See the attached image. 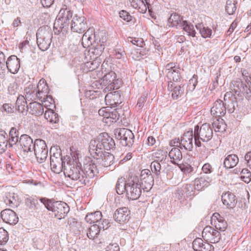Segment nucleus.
Returning a JSON list of instances; mask_svg holds the SVG:
<instances>
[{
  "label": "nucleus",
  "instance_id": "nucleus-1",
  "mask_svg": "<svg viewBox=\"0 0 251 251\" xmlns=\"http://www.w3.org/2000/svg\"><path fill=\"white\" fill-rule=\"evenodd\" d=\"M115 142L107 133L100 134L97 140H91L89 143V151L94 158L102 156L103 150H110L115 148Z\"/></svg>",
  "mask_w": 251,
  "mask_h": 251
},
{
  "label": "nucleus",
  "instance_id": "nucleus-2",
  "mask_svg": "<svg viewBox=\"0 0 251 251\" xmlns=\"http://www.w3.org/2000/svg\"><path fill=\"white\" fill-rule=\"evenodd\" d=\"M40 201L48 210L52 211L58 219L64 218L69 211V207L65 202H52L51 200L45 198H41Z\"/></svg>",
  "mask_w": 251,
  "mask_h": 251
},
{
  "label": "nucleus",
  "instance_id": "nucleus-3",
  "mask_svg": "<svg viewBox=\"0 0 251 251\" xmlns=\"http://www.w3.org/2000/svg\"><path fill=\"white\" fill-rule=\"evenodd\" d=\"M213 137V130L209 124L205 123L200 127L199 125L195 126L194 137L195 144L197 147L201 146L200 139L203 142H208Z\"/></svg>",
  "mask_w": 251,
  "mask_h": 251
},
{
  "label": "nucleus",
  "instance_id": "nucleus-4",
  "mask_svg": "<svg viewBox=\"0 0 251 251\" xmlns=\"http://www.w3.org/2000/svg\"><path fill=\"white\" fill-rule=\"evenodd\" d=\"M64 174L66 177H69L73 180L80 182L81 184L87 183V180L84 178V173L80 163L73 162L67 164L64 169Z\"/></svg>",
  "mask_w": 251,
  "mask_h": 251
},
{
  "label": "nucleus",
  "instance_id": "nucleus-5",
  "mask_svg": "<svg viewBox=\"0 0 251 251\" xmlns=\"http://www.w3.org/2000/svg\"><path fill=\"white\" fill-rule=\"evenodd\" d=\"M37 44L42 51L47 50L50 47L52 38L51 30L49 26L39 28L36 33Z\"/></svg>",
  "mask_w": 251,
  "mask_h": 251
},
{
  "label": "nucleus",
  "instance_id": "nucleus-6",
  "mask_svg": "<svg viewBox=\"0 0 251 251\" xmlns=\"http://www.w3.org/2000/svg\"><path fill=\"white\" fill-rule=\"evenodd\" d=\"M64 4L62 5L58 15V20L54 24H60L59 28L61 29L68 28L70 24V20L73 16V11L71 10V3L69 0H65Z\"/></svg>",
  "mask_w": 251,
  "mask_h": 251
},
{
  "label": "nucleus",
  "instance_id": "nucleus-7",
  "mask_svg": "<svg viewBox=\"0 0 251 251\" xmlns=\"http://www.w3.org/2000/svg\"><path fill=\"white\" fill-rule=\"evenodd\" d=\"M50 165L51 170L56 174L60 173L66 167L61 150L56 147H51L50 150Z\"/></svg>",
  "mask_w": 251,
  "mask_h": 251
},
{
  "label": "nucleus",
  "instance_id": "nucleus-8",
  "mask_svg": "<svg viewBox=\"0 0 251 251\" xmlns=\"http://www.w3.org/2000/svg\"><path fill=\"white\" fill-rule=\"evenodd\" d=\"M114 135L120 143L124 147H131L134 141V135L132 132L126 128L115 129Z\"/></svg>",
  "mask_w": 251,
  "mask_h": 251
},
{
  "label": "nucleus",
  "instance_id": "nucleus-9",
  "mask_svg": "<svg viewBox=\"0 0 251 251\" xmlns=\"http://www.w3.org/2000/svg\"><path fill=\"white\" fill-rule=\"evenodd\" d=\"M103 74L104 75L101 76V79L102 84L105 86L104 91L105 92L117 89L119 88V83L120 80L116 79V75L114 72L110 71Z\"/></svg>",
  "mask_w": 251,
  "mask_h": 251
},
{
  "label": "nucleus",
  "instance_id": "nucleus-10",
  "mask_svg": "<svg viewBox=\"0 0 251 251\" xmlns=\"http://www.w3.org/2000/svg\"><path fill=\"white\" fill-rule=\"evenodd\" d=\"M138 182L136 177L127 180L126 195L128 199L136 200L141 196V188L139 186Z\"/></svg>",
  "mask_w": 251,
  "mask_h": 251
},
{
  "label": "nucleus",
  "instance_id": "nucleus-11",
  "mask_svg": "<svg viewBox=\"0 0 251 251\" xmlns=\"http://www.w3.org/2000/svg\"><path fill=\"white\" fill-rule=\"evenodd\" d=\"M33 151L38 163H42L46 160L48 149L45 141L42 139L35 140Z\"/></svg>",
  "mask_w": 251,
  "mask_h": 251
},
{
  "label": "nucleus",
  "instance_id": "nucleus-12",
  "mask_svg": "<svg viewBox=\"0 0 251 251\" xmlns=\"http://www.w3.org/2000/svg\"><path fill=\"white\" fill-rule=\"evenodd\" d=\"M194 133L192 129L185 132L181 138L180 141L179 139L173 141L174 146L178 147L180 149L184 148L185 150L192 151L193 145V138Z\"/></svg>",
  "mask_w": 251,
  "mask_h": 251
},
{
  "label": "nucleus",
  "instance_id": "nucleus-13",
  "mask_svg": "<svg viewBox=\"0 0 251 251\" xmlns=\"http://www.w3.org/2000/svg\"><path fill=\"white\" fill-rule=\"evenodd\" d=\"M97 160H92L90 158L86 160L84 163L83 172L84 178L87 179V183L89 182V178H93L97 176L99 174V169L97 166Z\"/></svg>",
  "mask_w": 251,
  "mask_h": 251
},
{
  "label": "nucleus",
  "instance_id": "nucleus-14",
  "mask_svg": "<svg viewBox=\"0 0 251 251\" xmlns=\"http://www.w3.org/2000/svg\"><path fill=\"white\" fill-rule=\"evenodd\" d=\"M139 186L142 188L144 191H149L154 182L153 177L149 170L145 169L142 171Z\"/></svg>",
  "mask_w": 251,
  "mask_h": 251
},
{
  "label": "nucleus",
  "instance_id": "nucleus-15",
  "mask_svg": "<svg viewBox=\"0 0 251 251\" xmlns=\"http://www.w3.org/2000/svg\"><path fill=\"white\" fill-rule=\"evenodd\" d=\"M202 235L206 242L213 244L219 242L221 238L220 232L210 226H206L204 228Z\"/></svg>",
  "mask_w": 251,
  "mask_h": 251
},
{
  "label": "nucleus",
  "instance_id": "nucleus-16",
  "mask_svg": "<svg viewBox=\"0 0 251 251\" xmlns=\"http://www.w3.org/2000/svg\"><path fill=\"white\" fill-rule=\"evenodd\" d=\"M87 24L84 16L75 15L71 21L72 30L81 33L86 30Z\"/></svg>",
  "mask_w": 251,
  "mask_h": 251
},
{
  "label": "nucleus",
  "instance_id": "nucleus-17",
  "mask_svg": "<svg viewBox=\"0 0 251 251\" xmlns=\"http://www.w3.org/2000/svg\"><path fill=\"white\" fill-rule=\"evenodd\" d=\"M166 71L167 72V76L170 80L177 82L180 80L181 75L180 73V68L178 67L175 63H170L166 66Z\"/></svg>",
  "mask_w": 251,
  "mask_h": 251
},
{
  "label": "nucleus",
  "instance_id": "nucleus-18",
  "mask_svg": "<svg viewBox=\"0 0 251 251\" xmlns=\"http://www.w3.org/2000/svg\"><path fill=\"white\" fill-rule=\"evenodd\" d=\"M17 145H20L21 150L24 152L31 151L34 150V143L32 139L26 134L21 136Z\"/></svg>",
  "mask_w": 251,
  "mask_h": 251
},
{
  "label": "nucleus",
  "instance_id": "nucleus-19",
  "mask_svg": "<svg viewBox=\"0 0 251 251\" xmlns=\"http://www.w3.org/2000/svg\"><path fill=\"white\" fill-rule=\"evenodd\" d=\"M129 214L130 211L127 207H122L116 210L113 215V218L116 222L123 224L129 220Z\"/></svg>",
  "mask_w": 251,
  "mask_h": 251
},
{
  "label": "nucleus",
  "instance_id": "nucleus-20",
  "mask_svg": "<svg viewBox=\"0 0 251 251\" xmlns=\"http://www.w3.org/2000/svg\"><path fill=\"white\" fill-rule=\"evenodd\" d=\"M212 180L211 175H201V177L196 178L194 185L195 190H201L204 187L209 185Z\"/></svg>",
  "mask_w": 251,
  "mask_h": 251
},
{
  "label": "nucleus",
  "instance_id": "nucleus-21",
  "mask_svg": "<svg viewBox=\"0 0 251 251\" xmlns=\"http://www.w3.org/2000/svg\"><path fill=\"white\" fill-rule=\"evenodd\" d=\"M1 218L3 221L10 225H15L18 222L16 213L10 209H5L1 212Z\"/></svg>",
  "mask_w": 251,
  "mask_h": 251
},
{
  "label": "nucleus",
  "instance_id": "nucleus-22",
  "mask_svg": "<svg viewBox=\"0 0 251 251\" xmlns=\"http://www.w3.org/2000/svg\"><path fill=\"white\" fill-rule=\"evenodd\" d=\"M211 224L215 226L216 230L221 231H224L227 226L226 222L218 213L213 214L211 219Z\"/></svg>",
  "mask_w": 251,
  "mask_h": 251
},
{
  "label": "nucleus",
  "instance_id": "nucleus-23",
  "mask_svg": "<svg viewBox=\"0 0 251 251\" xmlns=\"http://www.w3.org/2000/svg\"><path fill=\"white\" fill-rule=\"evenodd\" d=\"M226 113V107L221 100H217L211 109V114L215 117H222Z\"/></svg>",
  "mask_w": 251,
  "mask_h": 251
},
{
  "label": "nucleus",
  "instance_id": "nucleus-24",
  "mask_svg": "<svg viewBox=\"0 0 251 251\" xmlns=\"http://www.w3.org/2000/svg\"><path fill=\"white\" fill-rule=\"evenodd\" d=\"M37 98L44 102L49 92V88L45 79H41L37 85Z\"/></svg>",
  "mask_w": 251,
  "mask_h": 251
},
{
  "label": "nucleus",
  "instance_id": "nucleus-25",
  "mask_svg": "<svg viewBox=\"0 0 251 251\" xmlns=\"http://www.w3.org/2000/svg\"><path fill=\"white\" fill-rule=\"evenodd\" d=\"M6 64L8 70L13 74L17 73L20 68V59L15 55L9 56Z\"/></svg>",
  "mask_w": 251,
  "mask_h": 251
},
{
  "label": "nucleus",
  "instance_id": "nucleus-26",
  "mask_svg": "<svg viewBox=\"0 0 251 251\" xmlns=\"http://www.w3.org/2000/svg\"><path fill=\"white\" fill-rule=\"evenodd\" d=\"M223 204L229 208H233L236 205L237 200L236 196L232 193L227 192L222 196Z\"/></svg>",
  "mask_w": 251,
  "mask_h": 251
},
{
  "label": "nucleus",
  "instance_id": "nucleus-27",
  "mask_svg": "<svg viewBox=\"0 0 251 251\" xmlns=\"http://www.w3.org/2000/svg\"><path fill=\"white\" fill-rule=\"evenodd\" d=\"M26 100L24 96L21 95L18 97L16 102V109L23 115H26L28 111V105Z\"/></svg>",
  "mask_w": 251,
  "mask_h": 251
},
{
  "label": "nucleus",
  "instance_id": "nucleus-28",
  "mask_svg": "<svg viewBox=\"0 0 251 251\" xmlns=\"http://www.w3.org/2000/svg\"><path fill=\"white\" fill-rule=\"evenodd\" d=\"M105 100L113 107L117 106L122 102L120 93L116 91L107 94L105 97Z\"/></svg>",
  "mask_w": 251,
  "mask_h": 251
},
{
  "label": "nucleus",
  "instance_id": "nucleus-29",
  "mask_svg": "<svg viewBox=\"0 0 251 251\" xmlns=\"http://www.w3.org/2000/svg\"><path fill=\"white\" fill-rule=\"evenodd\" d=\"M100 158L101 159L100 163L104 167L110 166L114 163V156L109 152H103L101 156H98L97 158H95L97 163L99 162L98 160Z\"/></svg>",
  "mask_w": 251,
  "mask_h": 251
},
{
  "label": "nucleus",
  "instance_id": "nucleus-30",
  "mask_svg": "<svg viewBox=\"0 0 251 251\" xmlns=\"http://www.w3.org/2000/svg\"><path fill=\"white\" fill-rule=\"evenodd\" d=\"M184 22L185 21L183 20L179 15L173 13L171 15L168 19V24L169 26L176 27L177 28H178L182 26Z\"/></svg>",
  "mask_w": 251,
  "mask_h": 251
},
{
  "label": "nucleus",
  "instance_id": "nucleus-31",
  "mask_svg": "<svg viewBox=\"0 0 251 251\" xmlns=\"http://www.w3.org/2000/svg\"><path fill=\"white\" fill-rule=\"evenodd\" d=\"M102 215L100 211H97L93 213H88L85 217V221L90 224L94 223L97 225L100 224V220H102Z\"/></svg>",
  "mask_w": 251,
  "mask_h": 251
},
{
  "label": "nucleus",
  "instance_id": "nucleus-32",
  "mask_svg": "<svg viewBox=\"0 0 251 251\" xmlns=\"http://www.w3.org/2000/svg\"><path fill=\"white\" fill-rule=\"evenodd\" d=\"M28 111L32 115L38 116L44 113V108L40 103L34 101L29 104Z\"/></svg>",
  "mask_w": 251,
  "mask_h": 251
},
{
  "label": "nucleus",
  "instance_id": "nucleus-33",
  "mask_svg": "<svg viewBox=\"0 0 251 251\" xmlns=\"http://www.w3.org/2000/svg\"><path fill=\"white\" fill-rule=\"evenodd\" d=\"M169 89L172 92V97L174 99H177L179 96L183 94L184 89L179 85H176L175 83L172 81L168 83Z\"/></svg>",
  "mask_w": 251,
  "mask_h": 251
},
{
  "label": "nucleus",
  "instance_id": "nucleus-34",
  "mask_svg": "<svg viewBox=\"0 0 251 251\" xmlns=\"http://www.w3.org/2000/svg\"><path fill=\"white\" fill-rule=\"evenodd\" d=\"M104 229L103 224L101 225L94 224L88 228V231L87 233L88 237L90 239H94L97 237L100 233L101 229Z\"/></svg>",
  "mask_w": 251,
  "mask_h": 251
},
{
  "label": "nucleus",
  "instance_id": "nucleus-35",
  "mask_svg": "<svg viewBox=\"0 0 251 251\" xmlns=\"http://www.w3.org/2000/svg\"><path fill=\"white\" fill-rule=\"evenodd\" d=\"M238 162L239 158L236 154H228L224 160V165L226 169H230L236 166Z\"/></svg>",
  "mask_w": 251,
  "mask_h": 251
},
{
  "label": "nucleus",
  "instance_id": "nucleus-36",
  "mask_svg": "<svg viewBox=\"0 0 251 251\" xmlns=\"http://www.w3.org/2000/svg\"><path fill=\"white\" fill-rule=\"evenodd\" d=\"M93 29L89 28L83 34L81 41L82 45L84 48L89 47L90 45H93L94 38L95 37V35L93 34Z\"/></svg>",
  "mask_w": 251,
  "mask_h": 251
},
{
  "label": "nucleus",
  "instance_id": "nucleus-37",
  "mask_svg": "<svg viewBox=\"0 0 251 251\" xmlns=\"http://www.w3.org/2000/svg\"><path fill=\"white\" fill-rule=\"evenodd\" d=\"M131 6L141 13H145L147 11L146 4L143 0H129Z\"/></svg>",
  "mask_w": 251,
  "mask_h": 251
},
{
  "label": "nucleus",
  "instance_id": "nucleus-38",
  "mask_svg": "<svg viewBox=\"0 0 251 251\" xmlns=\"http://www.w3.org/2000/svg\"><path fill=\"white\" fill-rule=\"evenodd\" d=\"M25 201L28 207L32 211H37L40 209L42 205H44L43 203L41 205H40L38 199L32 197L26 198L25 200Z\"/></svg>",
  "mask_w": 251,
  "mask_h": 251
},
{
  "label": "nucleus",
  "instance_id": "nucleus-39",
  "mask_svg": "<svg viewBox=\"0 0 251 251\" xmlns=\"http://www.w3.org/2000/svg\"><path fill=\"white\" fill-rule=\"evenodd\" d=\"M168 152L166 151L162 150H157L153 154L155 160L154 161L160 162L161 163H166L167 161Z\"/></svg>",
  "mask_w": 251,
  "mask_h": 251
},
{
  "label": "nucleus",
  "instance_id": "nucleus-40",
  "mask_svg": "<svg viewBox=\"0 0 251 251\" xmlns=\"http://www.w3.org/2000/svg\"><path fill=\"white\" fill-rule=\"evenodd\" d=\"M45 118L50 123L56 124L59 121L58 114L54 112L52 110L48 109L44 113Z\"/></svg>",
  "mask_w": 251,
  "mask_h": 251
},
{
  "label": "nucleus",
  "instance_id": "nucleus-41",
  "mask_svg": "<svg viewBox=\"0 0 251 251\" xmlns=\"http://www.w3.org/2000/svg\"><path fill=\"white\" fill-rule=\"evenodd\" d=\"M4 201L6 204L12 207H17L19 205L18 196L15 193L10 194Z\"/></svg>",
  "mask_w": 251,
  "mask_h": 251
},
{
  "label": "nucleus",
  "instance_id": "nucleus-42",
  "mask_svg": "<svg viewBox=\"0 0 251 251\" xmlns=\"http://www.w3.org/2000/svg\"><path fill=\"white\" fill-rule=\"evenodd\" d=\"M19 131L15 127H12L9 132V145L12 147L13 145H17L19 140Z\"/></svg>",
  "mask_w": 251,
  "mask_h": 251
},
{
  "label": "nucleus",
  "instance_id": "nucleus-43",
  "mask_svg": "<svg viewBox=\"0 0 251 251\" xmlns=\"http://www.w3.org/2000/svg\"><path fill=\"white\" fill-rule=\"evenodd\" d=\"M127 181H125V178L121 177L118 178L116 185V190L119 195L123 194V192H126Z\"/></svg>",
  "mask_w": 251,
  "mask_h": 251
},
{
  "label": "nucleus",
  "instance_id": "nucleus-44",
  "mask_svg": "<svg viewBox=\"0 0 251 251\" xmlns=\"http://www.w3.org/2000/svg\"><path fill=\"white\" fill-rule=\"evenodd\" d=\"M120 117L119 114L116 110L109 112L106 114V118L103 119V122L107 124H111L115 123L118 120Z\"/></svg>",
  "mask_w": 251,
  "mask_h": 251
},
{
  "label": "nucleus",
  "instance_id": "nucleus-45",
  "mask_svg": "<svg viewBox=\"0 0 251 251\" xmlns=\"http://www.w3.org/2000/svg\"><path fill=\"white\" fill-rule=\"evenodd\" d=\"M169 156L171 159H173V163H175V161H180L182 158V153L177 148H173L169 152Z\"/></svg>",
  "mask_w": 251,
  "mask_h": 251
},
{
  "label": "nucleus",
  "instance_id": "nucleus-46",
  "mask_svg": "<svg viewBox=\"0 0 251 251\" xmlns=\"http://www.w3.org/2000/svg\"><path fill=\"white\" fill-rule=\"evenodd\" d=\"M237 1L236 0H227L226 11L229 15H233L237 9Z\"/></svg>",
  "mask_w": 251,
  "mask_h": 251
},
{
  "label": "nucleus",
  "instance_id": "nucleus-47",
  "mask_svg": "<svg viewBox=\"0 0 251 251\" xmlns=\"http://www.w3.org/2000/svg\"><path fill=\"white\" fill-rule=\"evenodd\" d=\"M196 27L199 30L201 36L206 38L210 37L212 33V30L207 27L204 26L202 24H199L196 25Z\"/></svg>",
  "mask_w": 251,
  "mask_h": 251
},
{
  "label": "nucleus",
  "instance_id": "nucleus-48",
  "mask_svg": "<svg viewBox=\"0 0 251 251\" xmlns=\"http://www.w3.org/2000/svg\"><path fill=\"white\" fill-rule=\"evenodd\" d=\"M104 49V46L102 44L98 43L96 46L94 45L93 48L92 49V51H91V53L95 55V56H94V58H100V57Z\"/></svg>",
  "mask_w": 251,
  "mask_h": 251
},
{
  "label": "nucleus",
  "instance_id": "nucleus-49",
  "mask_svg": "<svg viewBox=\"0 0 251 251\" xmlns=\"http://www.w3.org/2000/svg\"><path fill=\"white\" fill-rule=\"evenodd\" d=\"M6 133L1 131L0 133V153H2L7 149L8 143H9V140L7 139V137H6Z\"/></svg>",
  "mask_w": 251,
  "mask_h": 251
},
{
  "label": "nucleus",
  "instance_id": "nucleus-50",
  "mask_svg": "<svg viewBox=\"0 0 251 251\" xmlns=\"http://www.w3.org/2000/svg\"><path fill=\"white\" fill-rule=\"evenodd\" d=\"M182 28L185 32L188 33V35L192 37H195L196 35V31L194 29V27L191 23H188L186 21H185L180 27Z\"/></svg>",
  "mask_w": 251,
  "mask_h": 251
},
{
  "label": "nucleus",
  "instance_id": "nucleus-51",
  "mask_svg": "<svg viewBox=\"0 0 251 251\" xmlns=\"http://www.w3.org/2000/svg\"><path fill=\"white\" fill-rule=\"evenodd\" d=\"M225 105L226 107V110L230 113L234 112L235 110V107L237 105V102L235 100L234 97H231L229 99L227 102L225 103Z\"/></svg>",
  "mask_w": 251,
  "mask_h": 251
},
{
  "label": "nucleus",
  "instance_id": "nucleus-52",
  "mask_svg": "<svg viewBox=\"0 0 251 251\" xmlns=\"http://www.w3.org/2000/svg\"><path fill=\"white\" fill-rule=\"evenodd\" d=\"M213 127L216 132H223L225 130L226 125L223 123V120L216 119L212 123Z\"/></svg>",
  "mask_w": 251,
  "mask_h": 251
},
{
  "label": "nucleus",
  "instance_id": "nucleus-53",
  "mask_svg": "<svg viewBox=\"0 0 251 251\" xmlns=\"http://www.w3.org/2000/svg\"><path fill=\"white\" fill-rule=\"evenodd\" d=\"M150 168L152 173L158 178L160 176L161 174L160 162L155 161H152L151 164Z\"/></svg>",
  "mask_w": 251,
  "mask_h": 251
},
{
  "label": "nucleus",
  "instance_id": "nucleus-54",
  "mask_svg": "<svg viewBox=\"0 0 251 251\" xmlns=\"http://www.w3.org/2000/svg\"><path fill=\"white\" fill-rule=\"evenodd\" d=\"M25 98L26 100H34L37 98V90L35 91L32 89V88L27 87L25 89Z\"/></svg>",
  "mask_w": 251,
  "mask_h": 251
},
{
  "label": "nucleus",
  "instance_id": "nucleus-55",
  "mask_svg": "<svg viewBox=\"0 0 251 251\" xmlns=\"http://www.w3.org/2000/svg\"><path fill=\"white\" fill-rule=\"evenodd\" d=\"M241 179L245 183H248L251 180V173L247 169H243L241 172Z\"/></svg>",
  "mask_w": 251,
  "mask_h": 251
},
{
  "label": "nucleus",
  "instance_id": "nucleus-56",
  "mask_svg": "<svg viewBox=\"0 0 251 251\" xmlns=\"http://www.w3.org/2000/svg\"><path fill=\"white\" fill-rule=\"evenodd\" d=\"M9 239L8 233L3 228H0V245H5Z\"/></svg>",
  "mask_w": 251,
  "mask_h": 251
},
{
  "label": "nucleus",
  "instance_id": "nucleus-57",
  "mask_svg": "<svg viewBox=\"0 0 251 251\" xmlns=\"http://www.w3.org/2000/svg\"><path fill=\"white\" fill-rule=\"evenodd\" d=\"M236 83H239L240 84L241 87H242L243 92H244L245 94V98L249 101H251V86L250 85V87L248 88V86L246 85H243L242 82L240 80L236 81Z\"/></svg>",
  "mask_w": 251,
  "mask_h": 251
},
{
  "label": "nucleus",
  "instance_id": "nucleus-58",
  "mask_svg": "<svg viewBox=\"0 0 251 251\" xmlns=\"http://www.w3.org/2000/svg\"><path fill=\"white\" fill-rule=\"evenodd\" d=\"M204 243L201 238L195 239L192 243L193 249L195 251H201V247L203 246Z\"/></svg>",
  "mask_w": 251,
  "mask_h": 251
},
{
  "label": "nucleus",
  "instance_id": "nucleus-59",
  "mask_svg": "<svg viewBox=\"0 0 251 251\" xmlns=\"http://www.w3.org/2000/svg\"><path fill=\"white\" fill-rule=\"evenodd\" d=\"M184 190L187 196H191L194 195V189H195L194 185L191 184H187L184 185Z\"/></svg>",
  "mask_w": 251,
  "mask_h": 251
},
{
  "label": "nucleus",
  "instance_id": "nucleus-60",
  "mask_svg": "<svg viewBox=\"0 0 251 251\" xmlns=\"http://www.w3.org/2000/svg\"><path fill=\"white\" fill-rule=\"evenodd\" d=\"M128 42L131 43L132 44L136 45L137 46L142 47L144 44V41L142 39L133 38L132 37H129L127 38Z\"/></svg>",
  "mask_w": 251,
  "mask_h": 251
},
{
  "label": "nucleus",
  "instance_id": "nucleus-61",
  "mask_svg": "<svg viewBox=\"0 0 251 251\" xmlns=\"http://www.w3.org/2000/svg\"><path fill=\"white\" fill-rule=\"evenodd\" d=\"M197 83V76L194 75L193 77L189 81L188 84V90L190 91H193L195 89Z\"/></svg>",
  "mask_w": 251,
  "mask_h": 251
},
{
  "label": "nucleus",
  "instance_id": "nucleus-62",
  "mask_svg": "<svg viewBox=\"0 0 251 251\" xmlns=\"http://www.w3.org/2000/svg\"><path fill=\"white\" fill-rule=\"evenodd\" d=\"M202 173H201V175H211L213 168L210 164L206 163L202 166Z\"/></svg>",
  "mask_w": 251,
  "mask_h": 251
},
{
  "label": "nucleus",
  "instance_id": "nucleus-63",
  "mask_svg": "<svg viewBox=\"0 0 251 251\" xmlns=\"http://www.w3.org/2000/svg\"><path fill=\"white\" fill-rule=\"evenodd\" d=\"M180 169L185 174H191L194 171L193 168L189 164L183 165L180 167Z\"/></svg>",
  "mask_w": 251,
  "mask_h": 251
},
{
  "label": "nucleus",
  "instance_id": "nucleus-64",
  "mask_svg": "<svg viewBox=\"0 0 251 251\" xmlns=\"http://www.w3.org/2000/svg\"><path fill=\"white\" fill-rule=\"evenodd\" d=\"M120 248L117 243L110 244L107 246L106 251H119Z\"/></svg>",
  "mask_w": 251,
  "mask_h": 251
}]
</instances>
